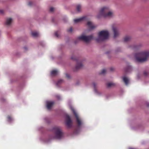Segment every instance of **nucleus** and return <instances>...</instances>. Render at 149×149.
Segmentation results:
<instances>
[{"instance_id":"f257e3e1","label":"nucleus","mask_w":149,"mask_h":149,"mask_svg":"<svg viewBox=\"0 0 149 149\" xmlns=\"http://www.w3.org/2000/svg\"><path fill=\"white\" fill-rule=\"evenodd\" d=\"M149 58V51H143L136 53L134 55L136 61L143 63L146 61Z\"/></svg>"},{"instance_id":"f03ea898","label":"nucleus","mask_w":149,"mask_h":149,"mask_svg":"<svg viewBox=\"0 0 149 149\" xmlns=\"http://www.w3.org/2000/svg\"><path fill=\"white\" fill-rule=\"evenodd\" d=\"M52 131L54 133V135L51 136L50 137L51 139H60L63 138V133L60 127L56 126L54 127L52 129Z\"/></svg>"},{"instance_id":"7ed1b4c3","label":"nucleus","mask_w":149,"mask_h":149,"mask_svg":"<svg viewBox=\"0 0 149 149\" xmlns=\"http://www.w3.org/2000/svg\"><path fill=\"white\" fill-rule=\"evenodd\" d=\"M109 33L107 30H103L98 33V37L96 38V40L98 42L103 41L108 39Z\"/></svg>"},{"instance_id":"20e7f679","label":"nucleus","mask_w":149,"mask_h":149,"mask_svg":"<svg viewBox=\"0 0 149 149\" xmlns=\"http://www.w3.org/2000/svg\"><path fill=\"white\" fill-rule=\"evenodd\" d=\"M93 37L92 35L86 36L84 34H82L81 36L78 37L74 41L75 44L79 40H82L86 42H88L93 39Z\"/></svg>"},{"instance_id":"39448f33","label":"nucleus","mask_w":149,"mask_h":149,"mask_svg":"<svg viewBox=\"0 0 149 149\" xmlns=\"http://www.w3.org/2000/svg\"><path fill=\"white\" fill-rule=\"evenodd\" d=\"M69 106L70 109L72 111L75 117L76 118V122L77 125L78 127H81L83 124V121L79 117L78 115L75 111L72 106L70 105L69 104Z\"/></svg>"},{"instance_id":"423d86ee","label":"nucleus","mask_w":149,"mask_h":149,"mask_svg":"<svg viewBox=\"0 0 149 149\" xmlns=\"http://www.w3.org/2000/svg\"><path fill=\"white\" fill-rule=\"evenodd\" d=\"M110 8L107 6H104L102 7L100 10L99 14V15L97 16L99 18L102 16H103L109 10Z\"/></svg>"},{"instance_id":"0eeeda50","label":"nucleus","mask_w":149,"mask_h":149,"mask_svg":"<svg viewBox=\"0 0 149 149\" xmlns=\"http://www.w3.org/2000/svg\"><path fill=\"white\" fill-rule=\"evenodd\" d=\"M112 29L113 33V37L115 38L120 35V32L118 28L114 25L112 26Z\"/></svg>"},{"instance_id":"6e6552de","label":"nucleus","mask_w":149,"mask_h":149,"mask_svg":"<svg viewBox=\"0 0 149 149\" xmlns=\"http://www.w3.org/2000/svg\"><path fill=\"white\" fill-rule=\"evenodd\" d=\"M65 124L68 127H70L72 125V121L68 115L65 116Z\"/></svg>"},{"instance_id":"1a4fd4ad","label":"nucleus","mask_w":149,"mask_h":149,"mask_svg":"<svg viewBox=\"0 0 149 149\" xmlns=\"http://www.w3.org/2000/svg\"><path fill=\"white\" fill-rule=\"evenodd\" d=\"M114 16V14L113 12L111 10L108 11L103 16L105 18H111Z\"/></svg>"},{"instance_id":"9d476101","label":"nucleus","mask_w":149,"mask_h":149,"mask_svg":"<svg viewBox=\"0 0 149 149\" xmlns=\"http://www.w3.org/2000/svg\"><path fill=\"white\" fill-rule=\"evenodd\" d=\"M54 103V102L53 101H46V106L47 109L48 110H50Z\"/></svg>"},{"instance_id":"9b49d317","label":"nucleus","mask_w":149,"mask_h":149,"mask_svg":"<svg viewBox=\"0 0 149 149\" xmlns=\"http://www.w3.org/2000/svg\"><path fill=\"white\" fill-rule=\"evenodd\" d=\"M86 19V17H83L80 18L74 19V22L75 23H77L85 20Z\"/></svg>"},{"instance_id":"f8f14e48","label":"nucleus","mask_w":149,"mask_h":149,"mask_svg":"<svg viewBox=\"0 0 149 149\" xmlns=\"http://www.w3.org/2000/svg\"><path fill=\"white\" fill-rule=\"evenodd\" d=\"M93 85L94 87V91L95 93L97 95H100L101 94V93L98 91L97 89H96V84L95 83H93Z\"/></svg>"},{"instance_id":"ddd939ff","label":"nucleus","mask_w":149,"mask_h":149,"mask_svg":"<svg viewBox=\"0 0 149 149\" xmlns=\"http://www.w3.org/2000/svg\"><path fill=\"white\" fill-rule=\"evenodd\" d=\"M83 66V65L81 63H77L74 69L75 71H76L81 68Z\"/></svg>"},{"instance_id":"4468645a","label":"nucleus","mask_w":149,"mask_h":149,"mask_svg":"<svg viewBox=\"0 0 149 149\" xmlns=\"http://www.w3.org/2000/svg\"><path fill=\"white\" fill-rule=\"evenodd\" d=\"M13 22V19L10 18H8L6 19V24L8 26H9Z\"/></svg>"},{"instance_id":"2eb2a0df","label":"nucleus","mask_w":149,"mask_h":149,"mask_svg":"<svg viewBox=\"0 0 149 149\" xmlns=\"http://www.w3.org/2000/svg\"><path fill=\"white\" fill-rule=\"evenodd\" d=\"M123 79L125 84L126 85H127L129 81V78L126 76H124L123 77Z\"/></svg>"},{"instance_id":"dca6fc26","label":"nucleus","mask_w":149,"mask_h":149,"mask_svg":"<svg viewBox=\"0 0 149 149\" xmlns=\"http://www.w3.org/2000/svg\"><path fill=\"white\" fill-rule=\"evenodd\" d=\"M131 39V37L128 36H125L123 40L125 42H127L130 41Z\"/></svg>"},{"instance_id":"f3484780","label":"nucleus","mask_w":149,"mask_h":149,"mask_svg":"<svg viewBox=\"0 0 149 149\" xmlns=\"http://www.w3.org/2000/svg\"><path fill=\"white\" fill-rule=\"evenodd\" d=\"M87 25L91 29H93L95 27V26H94L93 23L90 21H88L87 22Z\"/></svg>"},{"instance_id":"a211bd4d","label":"nucleus","mask_w":149,"mask_h":149,"mask_svg":"<svg viewBox=\"0 0 149 149\" xmlns=\"http://www.w3.org/2000/svg\"><path fill=\"white\" fill-rule=\"evenodd\" d=\"M59 72L57 70H52L51 72V74L53 76H55L57 75Z\"/></svg>"},{"instance_id":"6ab92c4d","label":"nucleus","mask_w":149,"mask_h":149,"mask_svg":"<svg viewBox=\"0 0 149 149\" xmlns=\"http://www.w3.org/2000/svg\"><path fill=\"white\" fill-rule=\"evenodd\" d=\"M64 81L63 80L60 79L58 80V81L56 83V86L59 87L60 85L63 83Z\"/></svg>"},{"instance_id":"aec40b11","label":"nucleus","mask_w":149,"mask_h":149,"mask_svg":"<svg viewBox=\"0 0 149 149\" xmlns=\"http://www.w3.org/2000/svg\"><path fill=\"white\" fill-rule=\"evenodd\" d=\"M76 10L78 13L80 12L81 11V6L79 4L77 5L76 6Z\"/></svg>"},{"instance_id":"412c9836","label":"nucleus","mask_w":149,"mask_h":149,"mask_svg":"<svg viewBox=\"0 0 149 149\" xmlns=\"http://www.w3.org/2000/svg\"><path fill=\"white\" fill-rule=\"evenodd\" d=\"M31 34L32 36L34 37H36L39 35V33L36 31H33L32 32Z\"/></svg>"},{"instance_id":"4be33fe9","label":"nucleus","mask_w":149,"mask_h":149,"mask_svg":"<svg viewBox=\"0 0 149 149\" xmlns=\"http://www.w3.org/2000/svg\"><path fill=\"white\" fill-rule=\"evenodd\" d=\"M115 85V84L112 82L109 83L107 84V86L108 87H110L112 86H114Z\"/></svg>"},{"instance_id":"5701e85b","label":"nucleus","mask_w":149,"mask_h":149,"mask_svg":"<svg viewBox=\"0 0 149 149\" xmlns=\"http://www.w3.org/2000/svg\"><path fill=\"white\" fill-rule=\"evenodd\" d=\"M132 69V67L131 66H128L126 70V71L129 72Z\"/></svg>"},{"instance_id":"b1692460","label":"nucleus","mask_w":149,"mask_h":149,"mask_svg":"<svg viewBox=\"0 0 149 149\" xmlns=\"http://www.w3.org/2000/svg\"><path fill=\"white\" fill-rule=\"evenodd\" d=\"M8 121L9 122H11L13 120V119L10 116H8Z\"/></svg>"},{"instance_id":"393cba45","label":"nucleus","mask_w":149,"mask_h":149,"mask_svg":"<svg viewBox=\"0 0 149 149\" xmlns=\"http://www.w3.org/2000/svg\"><path fill=\"white\" fill-rule=\"evenodd\" d=\"M106 72V70L105 69H104L102 70L100 72V74H101L104 75L105 74Z\"/></svg>"},{"instance_id":"a878e982","label":"nucleus","mask_w":149,"mask_h":149,"mask_svg":"<svg viewBox=\"0 0 149 149\" xmlns=\"http://www.w3.org/2000/svg\"><path fill=\"white\" fill-rule=\"evenodd\" d=\"M59 31H56L55 33V36L57 38H58L59 37Z\"/></svg>"},{"instance_id":"bb28decb","label":"nucleus","mask_w":149,"mask_h":149,"mask_svg":"<svg viewBox=\"0 0 149 149\" xmlns=\"http://www.w3.org/2000/svg\"><path fill=\"white\" fill-rule=\"evenodd\" d=\"M4 13V11L2 9H0V14L3 15Z\"/></svg>"},{"instance_id":"cd10ccee","label":"nucleus","mask_w":149,"mask_h":149,"mask_svg":"<svg viewBox=\"0 0 149 149\" xmlns=\"http://www.w3.org/2000/svg\"><path fill=\"white\" fill-rule=\"evenodd\" d=\"M71 59L73 60H76V58L74 56H71Z\"/></svg>"},{"instance_id":"c85d7f7f","label":"nucleus","mask_w":149,"mask_h":149,"mask_svg":"<svg viewBox=\"0 0 149 149\" xmlns=\"http://www.w3.org/2000/svg\"><path fill=\"white\" fill-rule=\"evenodd\" d=\"M68 32L70 33H71L72 31V28L71 27L68 30Z\"/></svg>"},{"instance_id":"c756f323","label":"nucleus","mask_w":149,"mask_h":149,"mask_svg":"<svg viewBox=\"0 0 149 149\" xmlns=\"http://www.w3.org/2000/svg\"><path fill=\"white\" fill-rule=\"evenodd\" d=\"M54 10V8L51 7L50 8V11L51 12H52Z\"/></svg>"},{"instance_id":"7c9ffc66","label":"nucleus","mask_w":149,"mask_h":149,"mask_svg":"<svg viewBox=\"0 0 149 149\" xmlns=\"http://www.w3.org/2000/svg\"><path fill=\"white\" fill-rule=\"evenodd\" d=\"M32 2H31V1H29L28 3V5L29 6H32Z\"/></svg>"},{"instance_id":"2f4dec72","label":"nucleus","mask_w":149,"mask_h":149,"mask_svg":"<svg viewBox=\"0 0 149 149\" xmlns=\"http://www.w3.org/2000/svg\"><path fill=\"white\" fill-rule=\"evenodd\" d=\"M66 77L68 78H70V76L69 74H66Z\"/></svg>"},{"instance_id":"473e14b6","label":"nucleus","mask_w":149,"mask_h":149,"mask_svg":"<svg viewBox=\"0 0 149 149\" xmlns=\"http://www.w3.org/2000/svg\"><path fill=\"white\" fill-rule=\"evenodd\" d=\"M56 97L57 98V99H58V100H59L61 98V97L59 95H58L56 96Z\"/></svg>"},{"instance_id":"72a5a7b5","label":"nucleus","mask_w":149,"mask_h":149,"mask_svg":"<svg viewBox=\"0 0 149 149\" xmlns=\"http://www.w3.org/2000/svg\"><path fill=\"white\" fill-rule=\"evenodd\" d=\"M143 74L145 76H146L147 74V72H144L143 73Z\"/></svg>"},{"instance_id":"f704fd0d","label":"nucleus","mask_w":149,"mask_h":149,"mask_svg":"<svg viewBox=\"0 0 149 149\" xmlns=\"http://www.w3.org/2000/svg\"><path fill=\"white\" fill-rule=\"evenodd\" d=\"M146 105L148 107H149V102H147L146 103Z\"/></svg>"},{"instance_id":"c9c22d12","label":"nucleus","mask_w":149,"mask_h":149,"mask_svg":"<svg viewBox=\"0 0 149 149\" xmlns=\"http://www.w3.org/2000/svg\"><path fill=\"white\" fill-rule=\"evenodd\" d=\"M24 48L25 50H26L27 49V47H24Z\"/></svg>"},{"instance_id":"e433bc0d","label":"nucleus","mask_w":149,"mask_h":149,"mask_svg":"<svg viewBox=\"0 0 149 149\" xmlns=\"http://www.w3.org/2000/svg\"><path fill=\"white\" fill-rule=\"evenodd\" d=\"M110 70H111V71H112V70H113V68H110Z\"/></svg>"},{"instance_id":"4c0bfd02","label":"nucleus","mask_w":149,"mask_h":149,"mask_svg":"<svg viewBox=\"0 0 149 149\" xmlns=\"http://www.w3.org/2000/svg\"><path fill=\"white\" fill-rule=\"evenodd\" d=\"M49 141H46V142H48Z\"/></svg>"},{"instance_id":"58836bf2","label":"nucleus","mask_w":149,"mask_h":149,"mask_svg":"<svg viewBox=\"0 0 149 149\" xmlns=\"http://www.w3.org/2000/svg\"><path fill=\"white\" fill-rule=\"evenodd\" d=\"M74 133H75V134L77 133L76 132H74Z\"/></svg>"},{"instance_id":"ea45409f","label":"nucleus","mask_w":149,"mask_h":149,"mask_svg":"<svg viewBox=\"0 0 149 149\" xmlns=\"http://www.w3.org/2000/svg\"><path fill=\"white\" fill-rule=\"evenodd\" d=\"M107 54H108V52H107V53H106Z\"/></svg>"}]
</instances>
